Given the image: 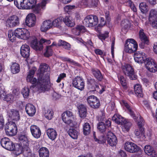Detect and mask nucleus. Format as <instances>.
I'll return each mask as SVG.
<instances>
[{
  "label": "nucleus",
  "instance_id": "obj_63",
  "mask_svg": "<svg viewBox=\"0 0 157 157\" xmlns=\"http://www.w3.org/2000/svg\"><path fill=\"white\" fill-rule=\"evenodd\" d=\"M109 33L106 32L104 34H101L99 36V38L101 40H105L106 38L108 37Z\"/></svg>",
  "mask_w": 157,
  "mask_h": 157
},
{
  "label": "nucleus",
  "instance_id": "obj_11",
  "mask_svg": "<svg viewBox=\"0 0 157 157\" xmlns=\"http://www.w3.org/2000/svg\"><path fill=\"white\" fill-rule=\"evenodd\" d=\"M16 37L24 40H26L29 37L28 32L24 28H18L14 31Z\"/></svg>",
  "mask_w": 157,
  "mask_h": 157
},
{
  "label": "nucleus",
  "instance_id": "obj_18",
  "mask_svg": "<svg viewBox=\"0 0 157 157\" xmlns=\"http://www.w3.org/2000/svg\"><path fill=\"white\" fill-rule=\"evenodd\" d=\"M36 18L33 13H31L28 14L26 17L25 23L26 25L29 27L34 26L35 23Z\"/></svg>",
  "mask_w": 157,
  "mask_h": 157
},
{
  "label": "nucleus",
  "instance_id": "obj_37",
  "mask_svg": "<svg viewBox=\"0 0 157 157\" xmlns=\"http://www.w3.org/2000/svg\"><path fill=\"white\" fill-rule=\"evenodd\" d=\"M121 25L122 28V31L124 30V33H126L127 31V29L129 26V23L127 20L122 21L121 23Z\"/></svg>",
  "mask_w": 157,
  "mask_h": 157
},
{
  "label": "nucleus",
  "instance_id": "obj_41",
  "mask_svg": "<svg viewBox=\"0 0 157 157\" xmlns=\"http://www.w3.org/2000/svg\"><path fill=\"white\" fill-rule=\"evenodd\" d=\"M97 128L98 130L101 133L105 132L106 129V125L102 122H99L98 124Z\"/></svg>",
  "mask_w": 157,
  "mask_h": 157
},
{
  "label": "nucleus",
  "instance_id": "obj_39",
  "mask_svg": "<svg viewBox=\"0 0 157 157\" xmlns=\"http://www.w3.org/2000/svg\"><path fill=\"white\" fill-rule=\"evenodd\" d=\"M54 45V43L50 46L46 47L45 49V52L44 53V55L45 56L49 57L52 56V51L51 49V47Z\"/></svg>",
  "mask_w": 157,
  "mask_h": 157
},
{
  "label": "nucleus",
  "instance_id": "obj_20",
  "mask_svg": "<svg viewBox=\"0 0 157 157\" xmlns=\"http://www.w3.org/2000/svg\"><path fill=\"white\" fill-rule=\"evenodd\" d=\"M30 129L33 136L36 138L40 137L41 135V131L40 128L35 125H32L30 126Z\"/></svg>",
  "mask_w": 157,
  "mask_h": 157
},
{
  "label": "nucleus",
  "instance_id": "obj_12",
  "mask_svg": "<svg viewBox=\"0 0 157 157\" xmlns=\"http://www.w3.org/2000/svg\"><path fill=\"white\" fill-rule=\"evenodd\" d=\"M47 3L46 0H42L40 3L35 6H33L31 8L33 9V12L35 14L41 15L42 9H44Z\"/></svg>",
  "mask_w": 157,
  "mask_h": 157
},
{
  "label": "nucleus",
  "instance_id": "obj_17",
  "mask_svg": "<svg viewBox=\"0 0 157 157\" xmlns=\"http://www.w3.org/2000/svg\"><path fill=\"white\" fill-rule=\"evenodd\" d=\"M9 117L12 120L18 121L20 119V115L19 111L14 109L9 110L7 112Z\"/></svg>",
  "mask_w": 157,
  "mask_h": 157
},
{
  "label": "nucleus",
  "instance_id": "obj_24",
  "mask_svg": "<svg viewBox=\"0 0 157 157\" xmlns=\"http://www.w3.org/2000/svg\"><path fill=\"white\" fill-rule=\"evenodd\" d=\"M145 152L148 156L152 157L155 156L156 154L154 148L150 145H147L144 147Z\"/></svg>",
  "mask_w": 157,
  "mask_h": 157
},
{
  "label": "nucleus",
  "instance_id": "obj_27",
  "mask_svg": "<svg viewBox=\"0 0 157 157\" xmlns=\"http://www.w3.org/2000/svg\"><path fill=\"white\" fill-rule=\"evenodd\" d=\"M79 114L80 117H85L86 115L87 109L86 105L81 104L78 107Z\"/></svg>",
  "mask_w": 157,
  "mask_h": 157
},
{
  "label": "nucleus",
  "instance_id": "obj_7",
  "mask_svg": "<svg viewBox=\"0 0 157 157\" xmlns=\"http://www.w3.org/2000/svg\"><path fill=\"white\" fill-rule=\"evenodd\" d=\"M122 67L124 74L128 76L130 79L134 80L137 78V76L135 74L133 68L130 65L126 64Z\"/></svg>",
  "mask_w": 157,
  "mask_h": 157
},
{
  "label": "nucleus",
  "instance_id": "obj_21",
  "mask_svg": "<svg viewBox=\"0 0 157 157\" xmlns=\"http://www.w3.org/2000/svg\"><path fill=\"white\" fill-rule=\"evenodd\" d=\"M87 82L88 87L90 91H94L96 90V88L99 89L98 83L94 79H88Z\"/></svg>",
  "mask_w": 157,
  "mask_h": 157
},
{
  "label": "nucleus",
  "instance_id": "obj_25",
  "mask_svg": "<svg viewBox=\"0 0 157 157\" xmlns=\"http://www.w3.org/2000/svg\"><path fill=\"white\" fill-rule=\"evenodd\" d=\"M91 71L93 75L97 80L99 81L102 80L103 76L99 70L97 68H92Z\"/></svg>",
  "mask_w": 157,
  "mask_h": 157
},
{
  "label": "nucleus",
  "instance_id": "obj_48",
  "mask_svg": "<svg viewBox=\"0 0 157 157\" xmlns=\"http://www.w3.org/2000/svg\"><path fill=\"white\" fill-rule=\"evenodd\" d=\"M76 32L75 34L79 35L80 33H83L85 31L86 29L85 27L82 25H78L76 27Z\"/></svg>",
  "mask_w": 157,
  "mask_h": 157
},
{
  "label": "nucleus",
  "instance_id": "obj_3",
  "mask_svg": "<svg viewBox=\"0 0 157 157\" xmlns=\"http://www.w3.org/2000/svg\"><path fill=\"white\" fill-rule=\"evenodd\" d=\"M137 48V44L135 40L128 39L125 44L124 51L126 52L132 53L136 51Z\"/></svg>",
  "mask_w": 157,
  "mask_h": 157
},
{
  "label": "nucleus",
  "instance_id": "obj_54",
  "mask_svg": "<svg viewBox=\"0 0 157 157\" xmlns=\"http://www.w3.org/2000/svg\"><path fill=\"white\" fill-rule=\"evenodd\" d=\"M140 150V147H139L136 144L133 143L132 146V149L130 151V153H134L137 152Z\"/></svg>",
  "mask_w": 157,
  "mask_h": 157
},
{
  "label": "nucleus",
  "instance_id": "obj_62",
  "mask_svg": "<svg viewBox=\"0 0 157 157\" xmlns=\"http://www.w3.org/2000/svg\"><path fill=\"white\" fill-rule=\"evenodd\" d=\"M6 95V93L5 91L4 90L0 91V99H1L4 101Z\"/></svg>",
  "mask_w": 157,
  "mask_h": 157
},
{
  "label": "nucleus",
  "instance_id": "obj_31",
  "mask_svg": "<svg viewBox=\"0 0 157 157\" xmlns=\"http://www.w3.org/2000/svg\"><path fill=\"white\" fill-rule=\"evenodd\" d=\"M134 90L136 94L139 97H142L143 96V91L140 85L139 84L135 85L134 86Z\"/></svg>",
  "mask_w": 157,
  "mask_h": 157
},
{
  "label": "nucleus",
  "instance_id": "obj_2",
  "mask_svg": "<svg viewBox=\"0 0 157 157\" xmlns=\"http://www.w3.org/2000/svg\"><path fill=\"white\" fill-rule=\"evenodd\" d=\"M36 2V0H15L14 4L20 9H30Z\"/></svg>",
  "mask_w": 157,
  "mask_h": 157
},
{
  "label": "nucleus",
  "instance_id": "obj_53",
  "mask_svg": "<svg viewBox=\"0 0 157 157\" xmlns=\"http://www.w3.org/2000/svg\"><path fill=\"white\" fill-rule=\"evenodd\" d=\"M29 88L25 87L21 91V94L24 98H27L29 95Z\"/></svg>",
  "mask_w": 157,
  "mask_h": 157
},
{
  "label": "nucleus",
  "instance_id": "obj_26",
  "mask_svg": "<svg viewBox=\"0 0 157 157\" xmlns=\"http://www.w3.org/2000/svg\"><path fill=\"white\" fill-rule=\"evenodd\" d=\"M52 27V22L50 20L44 21L41 26L40 29L42 32H45Z\"/></svg>",
  "mask_w": 157,
  "mask_h": 157
},
{
  "label": "nucleus",
  "instance_id": "obj_30",
  "mask_svg": "<svg viewBox=\"0 0 157 157\" xmlns=\"http://www.w3.org/2000/svg\"><path fill=\"white\" fill-rule=\"evenodd\" d=\"M39 155L40 157H49V151L48 149L45 147L41 148L39 151Z\"/></svg>",
  "mask_w": 157,
  "mask_h": 157
},
{
  "label": "nucleus",
  "instance_id": "obj_5",
  "mask_svg": "<svg viewBox=\"0 0 157 157\" xmlns=\"http://www.w3.org/2000/svg\"><path fill=\"white\" fill-rule=\"evenodd\" d=\"M98 22V17L95 15L87 16L83 21V24L87 27H91L96 25Z\"/></svg>",
  "mask_w": 157,
  "mask_h": 157
},
{
  "label": "nucleus",
  "instance_id": "obj_4",
  "mask_svg": "<svg viewBox=\"0 0 157 157\" xmlns=\"http://www.w3.org/2000/svg\"><path fill=\"white\" fill-rule=\"evenodd\" d=\"M50 43L51 41L50 40L41 38L39 42L36 39L33 40L31 43V46L36 51H41L43 49V44H49Z\"/></svg>",
  "mask_w": 157,
  "mask_h": 157
},
{
  "label": "nucleus",
  "instance_id": "obj_47",
  "mask_svg": "<svg viewBox=\"0 0 157 157\" xmlns=\"http://www.w3.org/2000/svg\"><path fill=\"white\" fill-rule=\"evenodd\" d=\"M133 144V143L131 142H126L124 144V148L125 150L130 153Z\"/></svg>",
  "mask_w": 157,
  "mask_h": 157
},
{
  "label": "nucleus",
  "instance_id": "obj_55",
  "mask_svg": "<svg viewBox=\"0 0 157 157\" xmlns=\"http://www.w3.org/2000/svg\"><path fill=\"white\" fill-rule=\"evenodd\" d=\"M14 99V96L12 94H8L6 95L4 101H6L7 102H11Z\"/></svg>",
  "mask_w": 157,
  "mask_h": 157
},
{
  "label": "nucleus",
  "instance_id": "obj_8",
  "mask_svg": "<svg viewBox=\"0 0 157 157\" xmlns=\"http://www.w3.org/2000/svg\"><path fill=\"white\" fill-rule=\"evenodd\" d=\"M1 144L2 147L8 150L13 151L15 148L13 143L7 137L2 138L1 140Z\"/></svg>",
  "mask_w": 157,
  "mask_h": 157
},
{
  "label": "nucleus",
  "instance_id": "obj_40",
  "mask_svg": "<svg viewBox=\"0 0 157 157\" xmlns=\"http://www.w3.org/2000/svg\"><path fill=\"white\" fill-rule=\"evenodd\" d=\"M57 45L59 46H63L64 48L67 50H69L71 48L70 44L62 40H59Z\"/></svg>",
  "mask_w": 157,
  "mask_h": 157
},
{
  "label": "nucleus",
  "instance_id": "obj_44",
  "mask_svg": "<svg viewBox=\"0 0 157 157\" xmlns=\"http://www.w3.org/2000/svg\"><path fill=\"white\" fill-rule=\"evenodd\" d=\"M149 20L151 21L157 19V12L155 10H151L150 11L149 15Z\"/></svg>",
  "mask_w": 157,
  "mask_h": 157
},
{
  "label": "nucleus",
  "instance_id": "obj_51",
  "mask_svg": "<svg viewBox=\"0 0 157 157\" xmlns=\"http://www.w3.org/2000/svg\"><path fill=\"white\" fill-rule=\"evenodd\" d=\"M24 146H22V145H18V147L16 150V154L19 155L21 153H23V151L24 150Z\"/></svg>",
  "mask_w": 157,
  "mask_h": 157
},
{
  "label": "nucleus",
  "instance_id": "obj_15",
  "mask_svg": "<svg viewBox=\"0 0 157 157\" xmlns=\"http://www.w3.org/2000/svg\"><path fill=\"white\" fill-rule=\"evenodd\" d=\"M107 140L108 144L111 146H114L117 143L116 136L111 132H109L107 135Z\"/></svg>",
  "mask_w": 157,
  "mask_h": 157
},
{
  "label": "nucleus",
  "instance_id": "obj_1",
  "mask_svg": "<svg viewBox=\"0 0 157 157\" xmlns=\"http://www.w3.org/2000/svg\"><path fill=\"white\" fill-rule=\"evenodd\" d=\"M49 70L48 65L45 63L41 64L40 66L38 71L40 74L38 78V81L36 78H33L35 71L33 70H30L28 74L26 80L28 82H30L35 85L30 86V88L36 87L40 92L47 90L49 88L50 83L49 75L48 73L45 72Z\"/></svg>",
  "mask_w": 157,
  "mask_h": 157
},
{
  "label": "nucleus",
  "instance_id": "obj_61",
  "mask_svg": "<svg viewBox=\"0 0 157 157\" xmlns=\"http://www.w3.org/2000/svg\"><path fill=\"white\" fill-rule=\"evenodd\" d=\"M101 19V23L100 24L98 25V28L100 27H103L104 25H105L107 22H108L107 21H105V20L104 18L102 17H100Z\"/></svg>",
  "mask_w": 157,
  "mask_h": 157
},
{
  "label": "nucleus",
  "instance_id": "obj_46",
  "mask_svg": "<svg viewBox=\"0 0 157 157\" xmlns=\"http://www.w3.org/2000/svg\"><path fill=\"white\" fill-rule=\"evenodd\" d=\"M53 111L50 109H46L45 111L44 116L48 120H51L52 117Z\"/></svg>",
  "mask_w": 157,
  "mask_h": 157
},
{
  "label": "nucleus",
  "instance_id": "obj_64",
  "mask_svg": "<svg viewBox=\"0 0 157 157\" xmlns=\"http://www.w3.org/2000/svg\"><path fill=\"white\" fill-rule=\"evenodd\" d=\"M76 8L77 7L75 5H67L64 7V9L66 11H68V10H71Z\"/></svg>",
  "mask_w": 157,
  "mask_h": 157
},
{
  "label": "nucleus",
  "instance_id": "obj_38",
  "mask_svg": "<svg viewBox=\"0 0 157 157\" xmlns=\"http://www.w3.org/2000/svg\"><path fill=\"white\" fill-rule=\"evenodd\" d=\"M19 65L17 63H13L11 67V72L13 74H17L20 71Z\"/></svg>",
  "mask_w": 157,
  "mask_h": 157
},
{
  "label": "nucleus",
  "instance_id": "obj_42",
  "mask_svg": "<svg viewBox=\"0 0 157 157\" xmlns=\"http://www.w3.org/2000/svg\"><path fill=\"white\" fill-rule=\"evenodd\" d=\"M24 150L23 151V154L25 157H32V155L30 151V148L26 146H24Z\"/></svg>",
  "mask_w": 157,
  "mask_h": 157
},
{
  "label": "nucleus",
  "instance_id": "obj_52",
  "mask_svg": "<svg viewBox=\"0 0 157 157\" xmlns=\"http://www.w3.org/2000/svg\"><path fill=\"white\" fill-rule=\"evenodd\" d=\"M8 37L10 41L13 42L15 40L16 36L12 30L8 32Z\"/></svg>",
  "mask_w": 157,
  "mask_h": 157
},
{
  "label": "nucleus",
  "instance_id": "obj_58",
  "mask_svg": "<svg viewBox=\"0 0 157 157\" xmlns=\"http://www.w3.org/2000/svg\"><path fill=\"white\" fill-rule=\"evenodd\" d=\"M62 59L64 61L68 62L72 65H77L78 64L77 63L67 57H62Z\"/></svg>",
  "mask_w": 157,
  "mask_h": 157
},
{
  "label": "nucleus",
  "instance_id": "obj_43",
  "mask_svg": "<svg viewBox=\"0 0 157 157\" xmlns=\"http://www.w3.org/2000/svg\"><path fill=\"white\" fill-rule=\"evenodd\" d=\"M63 17H60L54 20L52 23V25L55 27H59L62 22Z\"/></svg>",
  "mask_w": 157,
  "mask_h": 157
},
{
  "label": "nucleus",
  "instance_id": "obj_19",
  "mask_svg": "<svg viewBox=\"0 0 157 157\" xmlns=\"http://www.w3.org/2000/svg\"><path fill=\"white\" fill-rule=\"evenodd\" d=\"M139 37L142 42L139 44L141 48H143L145 44H147L148 40L147 36L145 34L143 29H141L139 31Z\"/></svg>",
  "mask_w": 157,
  "mask_h": 157
},
{
  "label": "nucleus",
  "instance_id": "obj_29",
  "mask_svg": "<svg viewBox=\"0 0 157 157\" xmlns=\"http://www.w3.org/2000/svg\"><path fill=\"white\" fill-rule=\"evenodd\" d=\"M47 134L48 138L52 140L56 138L57 133L56 131L52 128H49L47 130Z\"/></svg>",
  "mask_w": 157,
  "mask_h": 157
},
{
  "label": "nucleus",
  "instance_id": "obj_33",
  "mask_svg": "<svg viewBox=\"0 0 157 157\" xmlns=\"http://www.w3.org/2000/svg\"><path fill=\"white\" fill-rule=\"evenodd\" d=\"M63 20L65 24L68 26L71 27L74 25V23L71 17L70 16H67L64 18L63 17Z\"/></svg>",
  "mask_w": 157,
  "mask_h": 157
},
{
  "label": "nucleus",
  "instance_id": "obj_56",
  "mask_svg": "<svg viewBox=\"0 0 157 157\" xmlns=\"http://www.w3.org/2000/svg\"><path fill=\"white\" fill-rule=\"evenodd\" d=\"M120 80L122 86L124 89H126L127 88V86L126 81L125 78L122 76H121L120 78Z\"/></svg>",
  "mask_w": 157,
  "mask_h": 157
},
{
  "label": "nucleus",
  "instance_id": "obj_14",
  "mask_svg": "<svg viewBox=\"0 0 157 157\" xmlns=\"http://www.w3.org/2000/svg\"><path fill=\"white\" fill-rule=\"evenodd\" d=\"M7 24L10 27L12 28L19 25V18L16 15L12 16L9 17L6 21Z\"/></svg>",
  "mask_w": 157,
  "mask_h": 157
},
{
  "label": "nucleus",
  "instance_id": "obj_49",
  "mask_svg": "<svg viewBox=\"0 0 157 157\" xmlns=\"http://www.w3.org/2000/svg\"><path fill=\"white\" fill-rule=\"evenodd\" d=\"M147 6L145 2H141L139 5V8L141 12L143 13H145L147 11Z\"/></svg>",
  "mask_w": 157,
  "mask_h": 157
},
{
  "label": "nucleus",
  "instance_id": "obj_57",
  "mask_svg": "<svg viewBox=\"0 0 157 157\" xmlns=\"http://www.w3.org/2000/svg\"><path fill=\"white\" fill-rule=\"evenodd\" d=\"M93 137L95 141H96L99 144H103L105 142L106 140L105 139H103L102 140H101L100 139L99 140L97 139L95 136V133L94 132H93Z\"/></svg>",
  "mask_w": 157,
  "mask_h": 157
},
{
  "label": "nucleus",
  "instance_id": "obj_34",
  "mask_svg": "<svg viewBox=\"0 0 157 157\" xmlns=\"http://www.w3.org/2000/svg\"><path fill=\"white\" fill-rule=\"evenodd\" d=\"M135 133L138 137L143 138L145 136L144 129L143 127H139V129L135 130Z\"/></svg>",
  "mask_w": 157,
  "mask_h": 157
},
{
  "label": "nucleus",
  "instance_id": "obj_6",
  "mask_svg": "<svg viewBox=\"0 0 157 157\" xmlns=\"http://www.w3.org/2000/svg\"><path fill=\"white\" fill-rule=\"evenodd\" d=\"M6 134L9 136L15 135L17 132L16 124L13 122H10L6 124L5 128Z\"/></svg>",
  "mask_w": 157,
  "mask_h": 157
},
{
  "label": "nucleus",
  "instance_id": "obj_59",
  "mask_svg": "<svg viewBox=\"0 0 157 157\" xmlns=\"http://www.w3.org/2000/svg\"><path fill=\"white\" fill-rule=\"evenodd\" d=\"M144 121L143 118L140 116L138 121V125L139 127H143L144 125Z\"/></svg>",
  "mask_w": 157,
  "mask_h": 157
},
{
  "label": "nucleus",
  "instance_id": "obj_22",
  "mask_svg": "<svg viewBox=\"0 0 157 157\" xmlns=\"http://www.w3.org/2000/svg\"><path fill=\"white\" fill-rule=\"evenodd\" d=\"M20 53L23 57L27 58L30 55V48L26 44L22 45L21 48Z\"/></svg>",
  "mask_w": 157,
  "mask_h": 157
},
{
  "label": "nucleus",
  "instance_id": "obj_16",
  "mask_svg": "<svg viewBox=\"0 0 157 157\" xmlns=\"http://www.w3.org/2000/svg\"><path fill=\"white\" fill-rule=\"evenodd\" d=\"M147 57L146 55L142 52H136L134 55L135 61L139 63H143Z\"/></svg>",
  "mask_w": 157,
  "mask_h": 157
},
{
  "label": "nucleus",
  "instance_id": "obj_36",
  "mask_svg": "<svg viewBox=\"0 0 157 157\" xmlns=\"http://www.w3.org/2000/svg\"><path fill=\"white\" fill-rule=\"evenodd\" d=\"M69 135L73 139H76L79 134L78 132L73 128L70 129L68 132Z\"/></svg>",
  "mask_w": 157,
  "mask_h": 157
},
{
  "label": "nucleus",
  "instance_id": "obj_50",
  "mask_svg": "<svg viewBox=\"0 0 157 157\" xmlns=\"http://www.w3.org/2000/svg\"><path fill=\"white\" fill-rule=\"evenodd\" d=\"M126 5L130 7L131 10L135 12L137 11V10L132 2L130 0H128L126 2Z\"/></svg>",
  "mask_w": 157,
  "mask_h": 157
},
{
  "label": "nucleus",
  "instance_id": "obj_28",
  "mask_svg": "<svg viewBox=\"0 0 157 157\" xmlns=\"http://www.w3.org/2000/svg\"><path fill=\"white\" fill-rule=\"evenodd\" d=\"M112 120L118 124L123 125L124 123L125 119L121 116L118 114L114 115L112 118Z\"/></svg>",
  "mask_w": 157,
  "mask_h": 157
},
{
  "label": "nucleus",
  "instance_id": "obj_10",
  "mask_svg": "<svg viewBox=\"0 0 157 157\" xmlns=\"http://www.w3.org/2000/svg\"><path fill=\"white\" fill-rule=\"evenodd\" d=\"M87 103L92 108L96 109L100 106V103L99 99L94 95H91L87 98Z\"/></svg>",
  "mask_w": 157,
  "mask_h": 157
},
{
  "label": "nucleus",
  "instance_id": "obj_35",
  "mask_svg": "<svg viewBox=\"0 0 157 157\" xmlns=\"http://www.w3.org/2000/svg\"><path fill=\"white\" fill-rule=\"evenodd\" d=\"M62 119L63 121L66 124L69 125L71 127L73 126L72 123V118L67 117L66 115H65L64 114H62Z\"/></svg>",
  "mask_w": 157,
  "mask_h": 157
},
{
  "label": "nucleus",
  "instance_id": "obj_45",
  "mask_svg": "<svg viewBox=\"0 0 157 157\" xmlns=\"http://www.w3.org/2000/svg\"><path fill=\"white\" fill-rule=\"evenodd\" d=\"M124 124L122 127V130L124 132H128L132 124L130 122H127L125 120L124 123L123 124Z\"/></svg>",
  "mask_w": 157,
  "mask_h": 157
},
{
  "label": "nucleus",
  "instance_id": "obj_9",
  "mask_svg": "<svg viewBox=\"0 0 157 157\" xmlns=\"http://www.w3.org/2000/svg\"><path fill=\"white\" fill-rule=\"evenodd\" d=\"M143 63H145L146 67L150 71L155 72L157 71L156 65L153 59L147 57Z\"/></svg>",
  "mask_w": 157,
  "mask_h": 157
},
{
  "label": "nucleus",
  "instance_id": "obj_60",
  "mask_svg": "<svg viewBox=\"0 0 157 157\" xmlns=\"http://www.w3.org/2000/svg\"><path fill=\"white\" fill-rule=\"evenodd\" d=\"M19 140L21 143H23L27 140V138L25 135H21L19 137Z\"/></svg>",
  "mask_w": 157,
  "mask_h": 157
},
{
  "label": "nucleus",
  "instance_id": "obj_23",
  "mask_svg": "<svg viewBox=\"0 0 157 157\" xmlns=\"http://www.w3.org/2000/svg\"><path fill=\"white\" fill-rule=\"evenodd\" d=\"M25 109L27 113L30 116H33L36 112L35 107L32 104L28 103L26 104Z\"/></svg>",
  "mask_w": 157,
  "mask_h": 157
},
{
  "label": "nucleus",
  "instance_id": "obj_32",
  "mask_svg": "<svg viewBox=\"0 0 157 157\" xmlns=\"http://www.w3.org/2000/svg\"><path fill=\"white\" fill-rule=\"evenodd\" d=\"M91 132V127L90 125L88 123H86L83 125V132L85 135H89Z\"/></svg>",
  "mask_w": 157,
  "mask_h": 157
},
{
  "label": "nucleus",
  "instance_id": "obj_13",
  "mask_svg": "<svg viewBox=\"0 0 157 157\" xmlns=\"http://www.w3.org/2000/svg\"><path fill=\"white\" fill-rule=\"evenodd\" d=\"M72 85L75 87L82 90L85 86L83 79L81 77L77 76L73 80Z\"/></svg>",
  "mask_w": 157,
  "mask_h": 157
}]
</instances>
